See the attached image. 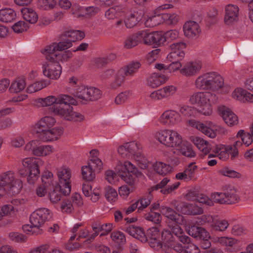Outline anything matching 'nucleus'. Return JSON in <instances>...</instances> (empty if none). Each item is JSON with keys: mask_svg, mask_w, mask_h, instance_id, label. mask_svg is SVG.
<instances>
[{"mask_svg": "<svg viewBox=\"0 0 253 253\" xmlns=\"http://www.w3.org/2000/svg\"><path fill=\"white\" fill-rule=\"evenodd\" d=\"M194 85L199 90H210L194 92L189 98V103L197 106L198 112L205 116H210L213 113V105L218 100L215 92L225 94L229 91V88L224 85L223 78L215 72L200 75L196 79Z\"/></svg>", "mask_w": 253, "mask_h": 253, "instance_id": "f257e3e1", "label": "nucleus"}, {"mask_svg": "<svg viewBox=\"0 0 253 253\" xmlns=\"http://www.w3.org/2000/svg\"><path fill=\"white\" fill-rule=\"evenodd\" d=\"M76 99L71 96L60 94L58 96L49 95L36 100L39 107H50L51 111L55 115L66 121L80 122L84 120V116L74 111L72 105H75Z\"/></svg>", "mask_w": 253, "mask_h": 253, "instance_id": "f03ea898", "label": "nucleus"}, {"mask_svg": "<svg viewBox=\"0 0 253 253\" xmlns=\"http://www.w3.org/2000/svg\"><path fill=\"white\" fill-rule=\"evenodd\" d=\"M115 171L108 169L105 172L106 180L110 184H113L119 181L120 177L122 180L129 185L134 183L132 175H138L139 172L137 168L130 161L124 162L119 161L114 167Z\"/></svg>", "mask_w": 253, "mask_h": 253, "instance_id": "7ed1b4c3", "label": "nucleus"}, {"mask_svg": "<svg viewBox=\"0 0 253 253\" xmlns=\"http://www.w3.org/2000/svg\"><path fill=\"white\" fill-rule=\"evenodd\" d=\"M160 211L161 214L167 219L168 226L170 229L172 233L182 243H188L190 241V238L184 234V231L180 226L187 224V221L185 217L169 207H162Z\"/></svg>", "mask_w": 253, "mask_h": 253, "instance_id": "20e7f679", "label": "nucleus"}, {"mask_svg": "<svg viewBox=\"0 0 253 253\" xmlns=\"http://www.w3.org/2000/svg\"><path fill=\"white\" fill-rule=\"evenodd\" d=\"M22 188V181L17 177L14 171L6 170L0 173V192L3 198L18 194Z\"/></svg>", "mask_w": 253, "mask_h": 253, "instance_id": "39448f33", "label": "nucleus"}, {"mask_svg": "<svg viewBox=\"0 0 253 253\" xmlns=\"http://www.w3.org/2000/svg\"><path fill=\"white\" fill-rule=\"evenodd\" d=\"M154 136L156 140L167 148H175L182 142V135L173 129L164 128L158 130L154 133Z\"/></svg>", "mask_w": 253, "mask_h": 253, "instance_id": "423d86ee", "label": "nucleus"}, {"mask_svg": "<svg viewBox=\"0 0 253 253\" xmlns=\"http://www.w3.org/2000/svg\"><path fill=\"white\" fill-rule=\"evenodd\" d=\"M138 61H132L127 65L121 67L115 75L114 80L110 83L109 88L115 90L119 88L124 83L126 77H132L141 67Z\"/></svg>", "mask_w": 253, "mask_h": 253, "instance_id": "0eeeda50", "label": "nucleus"}, {"mask_svg": "<svg viewBox=\"0 0 253 253\" xmlns=\"http://www.w3.org/2000/svg\"><path fill=\"white\" fill-rule=\"evenodd\" d=\"M148 239L150 246L155 250H163L164 242L171 241L172 233L168 230L161 232L157 227H152L147 230Z\"/></svg>", "mask_w": 253, "mask_h": 253, "instance_id": "6e6552de", "label": "nucleus"}, {"mask_svg": "<svg viewBox=\"0 0 253 253\" xmlns=\"http://www.w3.org/2000/svg\"><path fill=\"white\" fill-rule=\"evenodd\" d=\"M72 94L77 99L85 102L97 100L102 96L99 89L84 84L78 85L74 89Z\"/></svg>", "mask_w": 253, "mask_h": 253, "instance_id": "1a4fd4ad", "label": "nucleus"}, {"mask_svg": "<svg viewBox=\"0 0 253 253\" xmlns=\"http://www.w3.org/2000/svg\"><path fill=\"white\" fill-rule=\"evenodd\" d=\"M59 187L61 192L64 195H69L71 192L72 172L70 168L62 166L57 171Z\"/></svg>", "mask_w": 253, "mask_h": 253, "instance_id": "9d476101", "label": "nucleus"}, {"mask_svg": "<svg viewBox=\"0 0 253 253\" xmlns=\"http://www.w3.org/2000/svg\"><path fill=\"white\" fill-rule=\"evenodd\" d=\"M239 141H236L232 145L218 144L213 149V153H217V157L222 161H226L229 158L233 160L238 156V150L237 146L240 145Z\"/></svg>", "mask_w": 253, "mask_h": 253, "instance_id": "9b49d317", "label": "nucleus"}, {"mask_svg": "<svg viewBox=\"0 0 253 253\" xmlns=\"http://www.w3.org/2000/svg\"><path fill=\"white\" fill-rule=\"evenodd\" d=\"M182 121L180 113L174 110L165 111L158 119L160 125L168 127H173L179 125Z\"/></svg>", "mask_w": 253, "mask_h": 253, "instance_id": "f8f14e48", "label": "nucleus"}, {"mask_svg": "<svg viewBox=\"0 0 253 253\" xmlns=\"http://www.w3.org/2000/svg\"><path fill=\"white\" fill-rule=\"evenodd\" d=\"M42 64V71L44 76L51 80H57L62 73V67L55 60L46 59Z\"/></svg>", "mask_w": 253, "mask_h": 253, "instance_id": "ddd939ff", "label": "nucleus"}, {"mask_svg": "<svg viewBox=\"0 0 253 253\" xmlns=\"http://www.w3.org/2000/svg\"><path fill=\"white\" fill-rule=\"evenodd\" d=\"M103 168V163L100 159H92L90 162L82 167V176L87 181H93L95 178V170H100Z\"/></svg>", "mask_w": 253, "mask_h": 253, "instance_id": "4468645a", "label": "nucleus"}, {"mask_svg": "<svg viewBox=\"0 0 253 253\" xmlns=\"http://www.w3.org/2000/svg\"><path fill=\"white\" fill-rule=\"evenodd\" d=\"M126 147L130 156L139 163V167L142 169H147L148 165L141 153V147L134 141L126 143Z\"/></svg>", "mask_w": 253, "mask_h": 253, "instance_id": "2eb2a0df", "label": "nucleus"}, {"mask_svg": "<svg viewBox=\"0 0 253 253\" xmlns=\"http://www.w3.org/2000/svg\"><path fill=\"white\" fill-rule=\"evenodd\" d=\"M172 7V5L170 4H165L157 7L152 11V15L148 16L145 21L146 27H153L162 24V15L159 12L161 10L169 9Z\"/></svg>", "mask_w": 253, "mask_h": 253, "instance_id": "dca6fc26", "label": "nucleus"}, {"mask_svg": "<svg viewBox=\"0 0 253 253\" xmlns=\"http://www.w3.org/2000/svg\"><path fill=\"white\" fill-rule=\"evenodd\" d=\"M186 44L184 42H178L171 44L169 45L170 52L167 55L169 61L182 60L185 56V49Z\"/></svg>", "mask_w": 253, "mask_h": 253, "instance_id": "f3484780", "label": "nucleus"}, {"mask_svg": "<svg viewBox=\"0 0 253 253\" xmlns=\"http://www.w3.org/2000/svg\"><path fill=\"white\" fill-rule=\"evenodd\" d=\"M182 30L184 36L189 40L197 39L201 32L199 24L192 20L186 21L183 25Z\"/></svg>", "mask_w": 253, "mask_h": 253, "instance_id": "a211bd4d", "label": "nucleus"}, {"mask_svg": "<svg viewBox=\"0 0 253 253\" xmlns=\"http://www.w3.org/2000/svg\"><path fill=\"white\" fill-rule=\"evenodd\" d=\"M218 111L219 115L228 126L237 125L239 123L238 118L231 109L225 106H220L218 108Z\"/></svg>", "mask_w": 253, "mask_h": 253, "instance_id": "6ab92c4d", "label": "nucleus"}, {"mask_svg": "<svg viewBox=\"0 0 253 253\" xmlns=\"http://www.w3.org/2000/svg\"><path fill=\"white\" fill-rule=\"evenodd\" d=\"M201 61H189L186 63L179 70L180 73L184 76L191 77L198 74L202 68Z\"/></svg>", "mask_w": 253, "mask_h": 253, "instance_id": "aec40b11", "label": "nucleus"}, {"mask_svg": "<svg viewBox=\"0 0 253 253\" xmlns=\"http://www.w3.org/2000/svg\"><path fill=\"white\" fill-rule=\"evenodd\" d=\"M62 127L57 126L46 129L40 133L41 139L45 142H52L58 140L63 134Z\"/></svg>", "mask_w": 253, "mask_h": 253, "instance_id": "412c9836", "label": "nucleus"}, {"mask_svg": "<svg viewBox=\"0 0 253 253\" xmlns=\"http://www.w3.org/2000/svg\"><path fill=\"white\" fill-rule=\"evenodd\" d=\"M72 46V42L68 40L65 41L60 42L58 43H53L46 46L42 49L41 52L44 55H48L51 53L60 52L66 50Z\"/></svg>", "mask_w": 253, "mask_h": 253, "instance_id": "4be33fe9", "label": "nucleus"}, {"mask_svg": "<svg viewBox=\"0 0 253 253\" xmlns=\"http://www.w3.org/2000/svg\"><path fill=\"white\" fill-rule=\"evenodd\" d=\"M190 140L196 146L201 155L203 156L209 154L212 149L211 144L203 138L192 136L190 137Z\"/></svg>", "mask_w": 253, "mask_h": 253, "instance_id": "5701e85b", "label": "nucleus"}, {"mask_svg": "<svg viewBox=\"0 0 253 253\" xmlns=\"http://www.w3.org/2000/svg\"><path fill=\"white\" fill-rule=\"evenodd\" d=\"M55 119L51 116H45L41 118L35 125V131L40 133L43 131L52 127L56 124Z\"/></svg>", "mask_w": 253, "mask_h": 253, "instance_id": "b1692460", "label": "nucleus"}, {"mask_svg": "<svg viewBox=\"0 0 253 253\" xmlns=\"http://www.w3.org/2000/svg\"><path fill=\"white\" fill-rule=\"evenodd\" d=\"M197 169V166L194 163H191L185 168L184 170L178 172L175 175L177 180L184 181H189L195 177V172Z\"/></svg>", "mask_w": 253, "mask_h": 253, "instance_id": "393cba45", "label": "nucleus"}, {"mask_svg": "<svg viewBox=\"0 0 253 253\" xmlns=\"http://www.w3.org/2000/svg\"><path fill=\"white\" fill-rule=\"evenodd\" d=\"M239 7L234 4H228L225 7V23L231 24L238 20Z\"/></svg>", "mask_w": 253, "mask_h": 253, "instance_id": "a878e982", "label": "nucleus"}, {"mask_svg": "<svg viewBox=\"0 0 253 253\" xmlns=\"http://www.w3.org/2000/svg\"><path fill=\"white\" fill-rule=\"evenodd\" d=\"M168 80L169 77L165 75L153 73L148 77L146 84L150 87L155 88L166 83Z\"/></svg>", "mask_w": 253, "mask_h": 253, "instance_id": "bb28decb", "label": "nucleus"}, {"mask_svg": "<svg viewBox=\"0 0 253 253\" xmlns=\"http://www.w3.org/2000/svg\"><path fill=\"white\" fill-rule=\"evenodd\" d=\"M187 233L191 236L200 240H207L211 238L209 232L204 227L192 225L189 227Z\"/></svg>", "mask_w": 253, "mask_h": 253, "instance_id": "cd10ccee", "label": "nucleus"}, {"mask_svg": "<svg viewBox=\"0 0 253 253\" xmlns=\"http://www.w3.org/2000/svg\"><path fill=\"white\" fill-rule=\"evenodd\" d=\"M224 191L226 196L227 204H236L240 201L239 191L237 187L233 185H229Z\"/></svg>", "mask_w": 253, "mask_h": 253, "instance_id": "c85d7f7f", "label": "nucleus"}, {"mask_svg": "<svg viewBox=\"0 0 253 253\" xmlns=\"http://www.w3.org/2000/svg\"><path fill=\"white\" fill-rule=\"evenodd\" d=\"M126 231L130 235L142 242H145L148 240L144 230L141 227L128 225L126 226Z\"/></svg>", "mask_w": 253, "mask_h": 253, "instance_id": "c756f323", "label": "nucleus"}, {"mask_svg": "<svg viewBox=\"0 0 253 253\" xmlns=\"http://www.w3.org/2000/svg\"><path fill=\"white\" fill-rule=\"evenodd\" d=\"M212 242L215 244H219L226 248H232L238 244L239 241L233 237L220 236L213 238Z\"/></svg>", "mask_w": 253, "mask_h": 253, "instance_id": "7c9ffc66", "label": "nucleus"}, {"mask_svg": "<svg viewBox=\"0 0 253 253\" xmlns=\"http://www.w3.org/2000/svg\"><path fill=\"white\" fill-rule=\"evenodd\" d=\"M22 165L29 171L34 169H40V167L44 164V161L40 158L35 157H28L22 160Z\"/></svg>", "mask_w": 253, "mask_h": 253, "instance_id": "2f4dec72", "label": "nucleus"}, {"mask_svg": "<svg viewBox=\"0 0 253 253\" xmlns=\"http://www.w3.org/2000/svg\"><path fill=\"white\" fill-rule=\"evenodd\" d=\"M216 125L211 121H206L201 127L200 131L211 138H214L216 136Z\"/></svg>", "mask_w": 253, "mask_h": 253, "instance_id": "473e14b6", "label": "nucleus"}, {"mask_svg": "<svg viewBox=\"0 0 253 253\" xmlns=\"http://www.w3.org/2000/svg\"><path fill=\"white\" fill-rule=\"evenodd\" d=\"M83 193L85 197H90L93 202H96L100 197V192L98 190L92 189L91 185L88 183L83 184Z\"/></svg>", "mask_w": 253, "mask_h": 253, "instance_id": "72a5a7b5", "label": "nucleus"}, {"mask_svg": "<svg viewBox=\"0 0 253 253\" xmlns=\"http://www.w3.org/2000/svg\"><path fill=\"white\" fill-rule=\"evenodd\" d=\"M46 59L55 60L59 63L60 62L67 61L72 56V51L67 50L65 52H56L51 53L48 55H44Z\"/></svg>", "mask_w": 253, "mask_h": 253, "instance_id": "f704fd0d", "label": "nucleus"}, {"mask_svg": "<svg viewBox=\"0 0 253 253\" xmlns=\"http://www.w3.org/2000/svg\"><path fill=\"white\" fill-rule=\"evenodd\" d=\"M21 13L23 19L30 24L36 23L38 20V15L33 8L24 7L21 9Z\"/></svg>", "mask_w": 253, "mask_h": 253, "instance_id": "c9c22d12", "label": "nucleus"}, {"mask_svg": "<svg viewBox=\"0 0 253 253\" xmlns=\"http://www.w3.org/2000/svg\"><path fill=\"white\" fill-rule=\"evenodd\" d=\"M125 7L121 6H115L109 8L105 12V17L108 20H113L119 18L126 12Z\"/></svg>", "mask_w": 253, "mask_h": 253, "instance_id": "e433bc0d", "label": "nucleus"}, {"mask_svg": "<svg viewBox=\"0 0 253 253\" xmlns=\"http://www.w3.org/2000/svg\"><path fill=\"white\" fill-rule=\"evenodd\" d=\"M162 24L169 26H175L180 20L179 15L174 12L161 13Z\"/></svg>", "mask_w": 253, "mask_h": 253, "instance_id": "4c0bfd02", "label": "nucleus"}, {"mask_svg": "<svg viewBox=\"0 0 253 253\" xmlns=\"http://www.w3.org/2000/svg\"><path fill=\"white\" fill-rule=\"evenodd\" d=\"M154 171L158 174L165 176L172 171L171 167L161 162H156L152 165Z\"/></svg>", "mask_w": 253, "mask_h": 253, "instance_id": "58836bf2", "label": "nucleus"}, {"mask_svg": "<svg viewBox=\"0 0 253 253\" xmlns=\"http://www.w3.org/2000/svg\"><path fill=\"white\" fill-rule=\"evenodd\" d=\"M26 86L25 79L23 78H19L12 81L9 89L11 92L18 93L23 91Z\"/></svg>", "mask_w": 253, "mask_h": 253, "instance_id": "ea45409f", "label": "nucleus"}, {"mask_svg": "<svg viewBox=\"0 0 253 253\" xmlns=\"http://www.w3.org/2000/svg\"><path fill=\"white\" fill-rule=\"evenodd\" d=\"M18 212L17 208L14 207L10 204H5L0 206V220L3 217H13Z\"/></svg>", "mask_w": 253, "mask_h": 253, "instance_id": "a19ab883", "label": "nucleus"}, {"mask_svg": "<svg viewBox=\"0 0 253 253\" xmlns=\"http://www.w3.org/2000/svg\"><path fill=\"white\" fill-rule=\"evenodd\" d=\"M175 148H177L179 152L186 157H194L195 156V152L193 150L191 145L184 140L182 137L181 143Z\"/></svg>", "mask_w": 253, "mask_h": 253, "instance_id": "79ce46f5", "label": "nucleus"}, {"mask_svg": "<svg viewBox=\"0 0 253 253\" xmlns=\"http://www.w3.org/2000/svg\"><path fill=\"white\" fill-rule=\"evenodd\" d=\"M16 17V12L13 9L6 8L0 10V21L2 22H11L15 20Z\"/></svg>", "mask_w": 253, "mask_h": 253, "instance_id": "37998d69", "label": "nucleus"}, {"mask_svg": "<svg viewBox=\"0 0 253 253\" xmlns=\"http://www.w3.org/2000/svg\"><path fill=\"white\" fill-rule=\"evenodd\" d=\"M50 84L49 81L46 80H42L39 81L35 82L30 84L26 88V91L28 93H33L38 91L42 88Z\"/></svg>", "mask_w": 253, "mask_h": 253, "instance_id": "c03bdc74", "label": "nucleus"}, {"mask_svg": "<svg viewBox=\"0 0 253 253\" xmlns=\"http://www.w3.org/2000/svg\"><path fill=\"white\" fill-rule=\"evenodd\" d=\"M170 249H173L176 252L179 253L184 252V248L181 244L174 242V238L172 236L171 241L164 242L163 251L167 252H169Z\"/></svg>", "mask_w": 253, "mask_h": 253, "instance_id": "a18cd8bd", "label": "nucleus"}, {"mask_svg": "<svg viewBox=\"0 0 253 253\" xmlns=\"http://www.w3.org/2000/svg\"><path fill=\"white\" fill-rule=\"evenodd\" d=\"M54 152V148L49 144L39 145L35 155L37 157H44L51 155Z\"/></svg>", "mask_w": 253, "mask_h": 253, "instance_id": "49530a36", "label": "nucleus"}, {"mask_svg": "<svg viewBox=\"0 0 253 253\" xmlns=\"http://www.w3.org/2000/svg\"><path fill=\"white\" fill-rule=\"evenodd\" d=\"M217 217V215H211L210 214H203L201 216L197 218L196 223L200 225H209L211 228L215 221V218Z\"/></svg>", "mask_w": 253, "mask_h": 253, "instance_id": "de8ad7c7", "label": "nucleus"}, {"mask_svg": "<svg viewBox=\"0 0 253 253\" xmlns=\"http://www.w3.org/2000/svg\"><path fill=\"white\" fill-rule=\"evenodd\" d=\"M64 36L72 42L76 40H81L84 37V34L80 30H69L65 32Z\"/></svg>", "mask_w": 253, "mask_h": 253, "instance_id": "09e8293b", "label": "nucleus"}, {"mask_svg": "<svg viewBox=\"0 0 253 253\" xmlns=\"http://www.w3.org/2000/svg\"><path fill=\"white\" fill-rule=\"evenodd\" d=\"M141 42L138 32L135 34L128 37L124 42V47L127 49H130L136 46Z\"/></svg>", "mask_w": 253, "mask_h": 253, "instance_id": "8fccbe9b", "label": "nucleus"}, {"mask_svg": "<svg viewBox=\"0 0 253 253\" xmlns=\"http://www.w3.org/2000/svg\"><path fill=\"white\" fill-rule=\"evenodd\" d=\"M219 173L222 176L231 178H241L242 176L241 173L228 167H225L221 168L219 170Z\"/></svg>", "mask_w": 253, "mask_h": 253, "instance_id": "3c124183", "label": "nucleus"}, {"mask_svg": "<svg viewBox=\"0 0 253 253\" xmlns=\"http://www.w3.org/2000/svg\"><path fill=\"white\" fill-rule=\"evenodd\" d=\"M229 223L226 219H218V216L215 218L211 228L214 230L219 232H224L229 227Z\"/></svg>", "mask_w": 253, "mask_h": 253, "instance_id": "603ef678", "label": "nucleus"}, {"mask_svg": "<svg viewBox=\"0 0 253 253\" xmlns=\"http://www.w3.org/2000/svg\"><path fill=\"white\" fill-rule=\"evenodd\" d=\"M236 136L237 138H240L242 143L247 147L250 146L253 142V136L250 133L243 129L240 130Z\"/></svg>", "mask_w": 253, "mask_h": 253, "instance_id": "864d4df0", "label": "nucleus"}, {"mask_svg": "<svg viewBox=\"0 0 253 253\" xmlns=\"http://www.w3.org/2000/svg\"><path fill=\"white\" fill-rule=\"evenodd\" d=\"M141 41L146 44L151 45L154 44L153 32L149 33L146 30L138 32Z\"/></svg>", "mask_w": 253, "mask_h": 253, "instance_id": "5fc2aeb1", "label": "nucleus"}, {"mask_svg": "<svg viewBox=\"0 0 253 253\" xmlns=\"http://www.w3.org/2000/svg\"><path fill=\"white\" fill-rule=\"evenodd\" d=\"M40 169H34L28 171L27 177V183L30 185H34L40 177Z\"/></svg>", "mask_w": 253, "mask_h": 253, "instance_id": "6e6d98bb", "label": "nucleus"}, {"mask_svg": "<svg viewBox=\"0 0 253 253\" xmlns=\"http://www.w3.org/2000/svg\"><path fill=\"white\" fill-rule=\"evenodd\" d=\"M131 92L129 90L120 92L115 97V103L117 105L123 104L131 97Z\"/></svg>", "mask_w": 253, "mask_h": 253, "instance_id": "4d7b16f0", "label": "nucleus"}, {"mask_svg": "<svg viewBox=\"0 0 253 253\" xmlns=\"http://www.w3.org/2000/svg\"><path fill=\"white\" fill-rule=\"evenodd\" d=\"M111 238L116 244L121 246L125 244L126 237L123 233L120 231H114L111 234Z\"/></svg>", "mask_w": 253, "mask_h": 253, "instance_id": "13d9d810", "label": "nucleus"}, {"mask_svg": "<svg viewBox=\"0 0 253 253\" xmlns=\"http://www.w3.org/2000/svg\"><path fill=\"white\" fill-rule=\"evenodd\" d=\"M211 198L213 201V204L216 203L220 204H227L224 191L212 193L211 194Z\"/></svg>", "mask_w": 253, "mask_h": 253, "instance_id": "bf43d9fd", "label": "nucleus"}, {"mask_svg": "<svg viewBox=\"0 0 253 253\" xmlns=\"http://www.w3.org/2000/svg\"><path fill=\"white\" fill-rule=\"evenodd\" d=\"M39 216L44 223L46 221L49 220L52 216V212L46 208H39L35 211Z\"/></svg>", "mask_w": 253, "mask_h": 253, "instance_id": "052dcab7", "label": "nucleus"}, {"mask_svg": "<svg viewBox=\"0 0 253 253\" xmlns=\"http://www.w3.org/2000/svg\"><path fill=\"white\" fill-rule=\"evenodd\" d=\"M39 216L44 223L46 221L49 220L52 216V212L46 208H39L35 211Z\"/></svg>", "mask_w": 253, "mask_h": 253, "instance_id": "680f3d73", "label": "nucleus"}, {"mask_svg": "<svg viewBox=\"0 0 253 253\" xmlns=\"http://www.w3.org/2000/svg\"><path fill=\"white\" fill-rule=\"evenodd\" d=\"M57 0H39V6L43 10H49L55 7Z\"/></svg>", "mask_w": 253, "mask_h": 253, "instance_id": "e2e57ef3", "label": "nucleus"}, {"mask_svg": "<svg viewBox=\"0 0 253 253\" xmlns=\"http://www.w3.org/2000/svg\"><path fill=\"white\" fill-rule=\"evenodd\" d=\"M60 209L63 213H70L74 211V206L69 198L66 199L62 202Z\"/></svg>", "mask_w": 253, "mask_h": 253, "instance_id": "0e129e2a", "label": "nucleus"}, {"mask_svg": "<svg viewBox=\"0 0 253 253\" xmlns=\"http://www.w3.org/2000/svg\"><path fill=\"white\" fill-rule=\"evenodd\" d=\"M23 231L27 234L38 235L42 233V230L37 227H35L31 223L24 225L22 227Z\"/></svg>", "mask_w": 253, "mask_h": 253, "instance_id": "69168bd1", "label": "nucleus"}, {"mask_svg": "<svg viewBox=\"0 0 253 253\" xmlns=\"http://www.w3.org/2000/svg\"><path fill=\"white\" fill-rule=\"evenodd\" d=\"M162 90L164 98H167L174 95L177 91V88L173 85H168L162 87Z\"/></svg>", "mask_w": 253, "mask_h": 253, "instance_id": "338daca9", "label": "nucleus"}, {"mask_svg": "<svg viewBox=\"0 0 253 253\" xmlns=\"http://www.w3.org/2000/svg\"><path fill=\"white\" fill-rule=\"evenodd\" d=\"M105 195L107 200L111 203L115 202L118 196L117 191L111 187L106 188Z\"/></svg>", "mask_w": 253, "mask_h": 253, "instance_id": "774afa93", "label": "nucleus"}]
</instances>
